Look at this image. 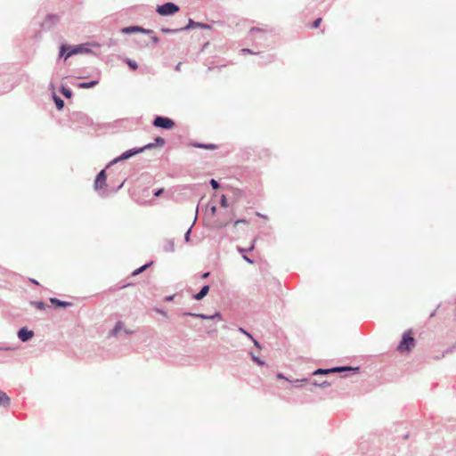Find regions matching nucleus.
<instances>
[{
  "mask_svg": "<svg viewBox=\"0 0 456 456\" xmlns=\"http://www.w3.org/2000/svg\"><path fill=\"white\" fill-rule=\"evenodd\" d=\"M90 46H100L98 43H83L78 45H69V44H61L59 48V59H64L66 61L68 58L76 55V54H83V53H93Z\"/></svg>",
  "mask_w": 456,
  "mask_h": 456,
  "instance_id": "nucleus-1",
  "label": "nucleus"
},
{
  "mask_svg": "<svg viewBox=\"0 0 456 456\" xmlns=\"http://www.w3.org/2000/svg\"><path fill=\"white\" fill-rule=\"evenodd\" d=\"M416 343L412 329H408L402 334V338L396 346V351L400 354L410 353L415 347Z\"/></svg>",
  "mask_w": 456,
  "mask_h": 456,
  "instance_id": "nucleus-2",
  "label": "nucleus"
},
{
  "mask_svg": "<svg viewBox=\"0 0 456 456\" xmlns=\"http://www.w3.org/2000/svg\"><path fill=\"white\" fill-rule=\"evenodd\" d=\"M69 126L73 129H78L84 126L93 125V120L86 114L81 111H73L69 115Z\"/></svg>",
  "mask_w": 456,
  "mask_h": 456,
  "instance_id": "nucleus-3",
  "label": "nucleus"
},
{
  "mask_svg": "<svg viewBox=\"0 0 456 456\" xmlns=\"http://www.w3.org/2000/svg\"><path fill=\"white\" fill-rule=\"evenodd\" d=\"M151 125L156 128L163 130H172L175 126V122L173 118L162 115L154 116Z\"/></svg>",
  "mask_w": 456,
  "mask_h": 456,
  "instance_id": "nucleus-4",
  "label": "nucleus"
},
{
  "mask_svg": "<svg viewBox=\"0 0 456 456\" xmlns=\"http://www.w3.org/2000/svg\"><path fill=\"white\" fill-rule=\"evenodd\" d=\"M156 12L162 17L173 16L180 11V6L173 2H166L156 6Z\"/></svg>",
  "mask_w": 456,
  "mask_h": 456,
  "instance_id": "nucleus-5",
  "label": "nucleus"
},
{
  "mask_svg": "<svg viewBox=\"0 0 456 456\" xmlns=\"http://www.w3.org/2000/svg\"><path fill=\"white\" fill-rule=\"evenodd\" d=\"M358 368H351L350 365H341V366H335L332 368H319L313 371L312 375L318 376V375H327L330 373H336V372H341L342 370H357Z\"/></svg>",
  "mask_w": 456,
  "mask_h": 456,
  "instance_id": "nucleus-6",
  "label": "nucleus"
},
{
  "mask_svg": "<svg viewBox=\"0 0 456 456\" xmlns=\"http://www.w3.org/2000/svg\"><path fill=\"white\" fill-rule=\"evenodd\" d=\"M108 168L104 167L95 176L94 188L97 192H100L102 189L107 187V174L106 170Z\"/></svg>",
  "mask_w": 456,
  "mask_h": 456,
  "instance_id": "nucleus-7",
  "label": "nucleus"
},
{
  "mask_svg": "<svg viewBox=\"0 0 456 456\" xmlns=\"http://www.w3.org/2000/svg\"><path fill=\"white\" fill-rule=\"evenodd\" d=\"M60 20V16L53 13H48L41 23V27L44 30H50L53 28L57 22Z\"/></svg>",
  "mask_w": 456,
  "mask_h": 456,
  "instance_id": "nucleus-8",
  "label": "nucleus"
},
{
  "mask_svg": "<svg viewBox=\"0 0 456 456\" xmlns=\"http://www.w3.org/2000/svg\"><path fill=\"white\" fill-rule=\"evenodd\" d=\"M35 336V332L27 326L20 328L17 331V337L21 342H28Z\"/></svg>",
  "mask_w": 456,
  "mask_h": 456,
  "instance_id": "nucleus-9",
  "label": "nucleus"
},
{
  "mask_svg": "<svg viewBox=\"0 0 456 456\" xmlns=\"http://www.w3.org/2000/svg\"><path fill=\"white\" fill-rule=\"evenodd\" d=\"M49 301L51 302L52 306L55 309L67 308L73 305L72 302L61 300L57 297H50Z\"/></svg>",
  "mask_w": 456,
  "mask_h": 456,
  "instance_id": "nucleus-10",
  "label": "nucleus"
},
{
  "mask_svg": "<svg viewBox=\"0 0 456 456\" xmlns=\"http://www.w3.org/2000/svg\"><path fill=\"white\" fill-rule=\"evenodd\" d=\"M195 318H199L200 320H207V321H222L223 315L221 312L216 311L213 314H197L195 315Z\"/></svg>",
  "mask_w": 456,
  "mask_h": 456,
  "instance_id": "nucleus-11",
  "label": "nucleus"
},
{
  "mask_svg": "<svg viewBox=\"0 0 456 456\" xmlns=\"http://www.w3.org/2000/svg\"><path fill=\"white\" fill-rule=\"evenodd\" d=\"M209 289L210 286L205 284L200 288V289L197 293L193 294L191 297L196 301L202 300L208 294Z\"/></svg>",
  "mask_w": 456,
  "mask_h": 456,
  "instance_id": "nucleus-12",
  "label": "nucleus"
},
{
  "mask_svg": "<svg viewBox=\"0 0 456 456\" xmlns=\"http://www.w3.org/2000/svg\"><path fill=\"white\" fill-rule=\"evenodd\" d=\"M190 145L194 148L210 150V151H214L218 148L217 144H215V143H207V142H191Z\"/></svg>",
  "mask_w": 456,
  "mask_h": 456,
  "instance_id": "nucleus-13",
  "label": "nucleus"
},
{
  "mask_svg": "<svg viewBox=\"0 0 456 456\" xmlns=\"http://www.w3.org/2000/svg\"><path fill=\"white\" fill-rule=\"evenodd\" d=\"M140 153H141V149H138V147H134V148L126 150V151L122 152L120 154V156L124 160H127Z\"/></svg>",
  "mask_w": 456,
  "mask_h": 456,
  "instance_id": "nucleus-14",
  "label": "nucleus"
},
{
  "mask_svg": "<svg viewBox=\"0 0 456 456\" xmlns=\"http://www.w3.org/2000/svg\"><path fill=\"white\" fill-rule=\"evenodd\" d=\"M99 84V80L93 79L86 82H79L77 84V86L81 89H89L96 86Z\"/></svg>",
  "mask_w": 456,
  "mask_h": 456,
  "instance_id": "nucleus-15",
  "label": "nucleus"
},
{
  "mask_svg": "<svg viewBox=\"0 0 456 456\" xmlns=\"http://www.w3.org/2000/svg\"><path fill=\"white\" fill-rule=\"evenodd\" d=\"M52 98L55 104L56 109L58 110H61L65 106L64 101L55 92H53Z\"/></svg>",
  "mask_w": 456,
  "mask_h": 456,
  "instance_id": "nucleus-16",
  "label": "nucleus"
},
{
  "mask_svg": "<svg viewBox=\"0 0 456 456\" xmlns=\"http://www.w3.org/2000/svg\"><path fill=\"white\" fill-rule=\"evenodd\" d=\"M200 26L201 22L195 21L194 20L189 18L188 23L185 26L182 27V29L183 31H188L192 28H200Z\"/></svg>",
  "mask_w": 456,
  "mask_h": 456,
  "instance_id": "nucleus-17",
  "label": "nucleus"
},
{
  "mask_svg": "<svg viewBox=\"0 0 456 456\" xmlns=\"http://www.w3.org/2000/svg\"><path fill=\"white\" fill-rule=\"evenodd\" d=\"M140 30L139 25H132L127 27H123L120 28V32L125 35H131L134 33H137Z\"/></svg>",
  "mask_w": 456,
  "mask_h": 456,
  "instance_id": "nucleus-18",
  "label": "nucleus"
},
{
  "mask_svg": "<svg viewBox=\"0 0 456 456\" xmlns=\"http://www.w3.org/2000/svg\"><path fill=\"white\" fill-rule=\"evenodd\" d=\"M59 91L66 99H70L73 96L72 90L64 84L61 85Z\"/></svg>",
  "mask_w": 456,
  "mask_h": 456,
  "instance_id": "nucleus-19",
  "label": "nucleus"
},
{
  "mask_svg": "<svg viewBox=\"0 0 456 456\" xmlns=\"http://www.w3.org/2000/svg\"><path fill=\"white\" fill-rule=\"evenodd\" d=\"M11 403V399L7 395V394L2 390H0V406L4 408H7Z\"/></svg>",
  "mask_w": 456,
  "mask_h": 456,
  "instance_id": "nucleus-20",
  "label": "nucleus"
},
{
  "mask_svg": "<svg viewBox=\"0 0 456 456\" xmlns=\"http://www.w3.org/2000/svg\"><path fill=\"white\" fill-rule=\"evenodd\" d=\"M153 261H149L147 263H145L144 265H142V266L138 267L137 269H135L132 273L131 275L132 276H136V275H139L141 274L142 273H143L144 271H146L148 268H150L152 265H153Z\"/></svg>",
  "mask_w": 456,
  "mask_h": 456,
  "instance_id": "nucleus-21",
  "label": "nucleus"
},
{
  "mask_svg": "<svg viewBox=\"0 0 456 456\" xmlns=\"http://www.w3.org/2000/svg\"><path fill=\"white\" fill-rule=\"evenodd\" d=\"M308 381H309V379H307V378L296 379H289V382L292 383L294 387H301L302 386H304Z\"/></svg>",
  "mask_w": 456,
  "mask_h": 456,
  "instance_id": "nucleus-22",
  "label": "nucleus"
},
{
  "mask_svg": "<svg viewBox=\"0 0 456 456\" xmlns=\"http://www.w3.org/2000/svg\"><path fill=\"white\" fill-rule=\"evenodd\" d=\"M123 61L128 66V68L131 70H136L138 69V63L128 57H125L123 59Z\"/></svg>",
  "mask_w": 456,
  "mask_h": 456,
  "instance_id": "nucleus-23",
  "label": "nucleus"
},
{
  "mask_svg": "<svg viewBox=\"0 0 456 456\" xmlns=\"http://www.w3.org/2000/svg\"><path fill=\"white\" fill-rule=\"evenodd\" d=\"M163 250L165 252H174L175 251V242L174 240H167L165 241L163 246Z\"/></svg>",
  "mask_w": 456,
  "mask_h": 456,
  "instance_id": "nucleus-24",
  "label": "nucleus"
},
{
  "mask_svg": "<svg viewBox=\"0 0 456 456\" xmlns=\"http://www.w3.org/2000/svg\"><path fill=\"white\" fill-rule=\"evenodd\" d=\"M248 354L250 355L252 362L256 365L264 366L265 364V362L260 357L256 356L253 352L250 351Z\"/></svg>",
  "mask_w": 456,
  "mask_h": 456,
  "instance_id": "nucleus-25",
  "label": "nucleus"
},
{
  "mask_svg": "<svg viewBox=\"0 0 456 456\" xmlns=\"http://www.w3.org/2000/svg\"><path fill=\"white\" fill-rule=\"evenodd\" d=\"M30 305L41 311L45 310L48 307V305L42 300L30 301Z\"/></svg>",
  "mask_w": 456,
  "mask_h": 456,
  "instance_id": "nucleus-26",
  "label": "nucleus"
},
{
  "mask_svg": "<svg viewBox=\"0 0 456 456\" xmlns=\"http://www.w3.org/2000/svg\"><path fill=\"white\" fill-rule=\"evenodd\" d=\"M160 31L164 34H177L179 32H182L183 29L182 28H167V27H161L160 28Z\"/></svg>",
  "mask_w": 456,
  "mask_h": 456,
  "instance_id": "nucleus-27",
  "label": "nucleus"
},
{
  "mask_svg": "<svg viewBox=\"0 0 456 456\" xmlns=\"http://www.w3.org/2000/svg\"><path fill=\"white\" fill-rule=\"evenodd\" d=\"M123 329V322L121 321H118L116 322L115 326L110 331V334L112 336H117L118 333Z\"/></svg>",
  "mask_w": 456,
  "mask_h": 456,
  "instance_id": "nucleus-28",
  "label": "nucleus"
},
{
  "mask_svg": "<svg viewBox=\"0 0 456 456\" xmlns=\"http://www.w3.org/2000/svg\"><path fill=\"white\" fill-rule=\"evenodd\" d=\"M273 61V56L271 54H266L265 56H261V60L258 61L260 65H265L267 63H271Z\"/></svg>",
  "mask_w": 456,
  "mask_h": 456,
  "instance_id": "nucleus-29",
  "label": "nucleus"
},
{
  "mask_svg": "<svg viewBox=\"0 0 456 456\" xmlns=\"http://www.w3.org/2000/svg\"><path fill=\"white\" fill-rule=\"evenodd\" d=\"M351 368H358L357 370H342L340 373H341V377L342 378H346V377H348L350 375H354V374H357L359 373L360 371V366H351Z\"/></svg>",
  "mask_w": 456,
  "mask_h": 456,
  "instance_id": "nucleus-30",
  "label": "nucleus"
},
{
  "mask_svg": "<svg viewBox=\"0 0 456 456\" xmlns=\"http://www.w3.org/2000/svg\"><path fill=\"white\" fill-rule=\"evenodd\" d=\"M153 144L155 147H163L166 144V139L160 136L154 138Z\"/></svg>",
  "mask_w": 456,
  "mask_h": 456,
  "instance_id": "nucleus-31",
  "label": "nucleus"
},
{
  "mask_svg": "<svg viewBox=\"0 0 456 456\" xmlns=\"http://www.w3.org/2000/svg\"><path fill=\"white\" fill-rule=\"evenodd\" d=\"M311 384L314 387H327L330 385V382H328L327 380H323V381H318V380H314L311 382Z\"/></svg>",
  "mask_w": 456,
  "mask_h": 456,
  "instance_id": "nucleus-32",
  "label": "nucleus"
},
{
  "mask_svg": "<svg viewBox=\"0 0 456 456\" xmlns=\"http://www.w3.org/2000/svg\"><path fill=\"white\" fill-rule=\"evenodd\" d=\"M121 161H125V160H124V159L121 158V156L119 155V156H118V157L114 158L111 161H110V162L106 165V167H106V168H110V167H111L113 165H115V164H117V163H118V162H121Z\"/></svg>",
  "mask_w": 456,
  "mask_h": 456,
  "instance_id": "nucleus-33",
  "label": "nucleus"
},
{
  "mask_svg": "<svg viewBox=\"0 0 456 456\" xmlns=\"http://www.w3.org/2000/svg\"><path fill=\"white\" fill-rule=\"evenodd\" d=\"M238 330H239L241 334H243V335H245L247 338H248V339H253V337H254V336H253L249 331H248L245 328H243V327H239V328H238Z\"/></svg>",
  "mask_w": 456,
  "mask_h": 456,
  "instance_id": "nucleus-34",
  "label": "nucleus"
},
{
  "mask_svg": "<svg viewBox=\"0 0 456 456\" xmlns=\"http://www.w3.org/2000/svg\"><path fill=\"white\" fill-rule=\"evenodd\" d=\"M117 40L114 39V38H109L107 41H105L104 43H102V45H106L107 47L110 48L114 45H117Z\"/></svg>",
  "mask_w": 456,
  "mask_h": 456,
  "instance_id": "nucleus-35",
  "label": "nucleus"
},
{
  "mask_svg": "<svg viewBox=\"0 0 456 456\" xmlns=\"http://www.w3.org/2000/svg\"><path fill=\"white\" fill-rule=\"evenodd\" d=\"M220 206L222 208H227L228 207V199L225 194H222L220 197Z\"/></svg>",
  "mask_w": 456,
  "mask_h": 456,
  "instance_id": "nucleus-36",
  "label": "nucleus"
},
{
  "mask_svg": "<svg viewBox=\"0 0 456 456\" xmlns=\"http://www.w3.org/2000/svg\"><path fill=\"white\" fill-rule=\"evenodd\" d=\"M209 184L213 190H218L220 188V183L214 178L209 180Z\"/></svg>",
  "mask_w": 456,
  "mask_h": 456,
  "instance_id": "nucleus-37",
  "label": "nucleus"
},
{
  "mask_svg": "<svg viewBox=\"0 0 456 456\" xmlns=\"http://www.w3.org/2000/svg\"><path fill=\"white\" fill-rule=\"evenodd\" d=\"M153 148H155L153 142H149L142 147H138V149H141V153L144 152L147 150H151Z\"/></svg>",
  "mask_w": 456,
  "mask_h": 456,
  "instance_id": "nucleus-38",
  "label": "nucleus"
},
{
  "mask_svg": "<svg viewBox=\"0 0 456 456\" xmlns=\"http://www.w3.org/2000/svg\"><path fill=\"white\" fill-rule=\"evenodd\" d=\"M192 226H193V224H191V225L187 229V231H186V232H185V233H184V240H185L186 242H190V240H191V233Z\"/></svg>",
  "mask_w": 456,
  "mask_h": 456,
  "instance_id": "nucleus-39",
  "label": "nucleus"
},
{
  "mask_svg": "<svg viewBox=\"0 0 456 456\" xmlns=\"http://www.w3.org/2000/svg\"><path fill=\"white\" fill-rule=\"evenodd\" d=\"M164 191H165L164 188L155 189L152 191V195H153V197L158 198L163 194Z\"/></svg>",
  "mask_w": 456,
  "mask_h": 456,
  "instance_id": "nucleus-40",
  "label": "nucleus"
},
{
  "mask_svg": "<svg viewBox=\"0 0 456 456\" xmlns=\"http://www.w3.org/2000/svg\"><path fill=\"white\" fill-rule=\"evenodd\" d=\"M139 33H142V34H146V35H152L154 33V31L152 29L145 28L140 26Z\"/></svg>",
  "mask_w": 456,
  "mask_h": 456,
  "instance_id": "nucleus-41",
  "label": "nucleus"
},
{
  "mask_svg": "<svg viewBox=\"0 0 456 456\" xmlns=\"http://www.w3.org/2000/svg\"><path fill=\"white\" fill-rule=\"evenodd\" d=\"M322 18H317L315 19L313 23H312V28H317L320 27V24L322 22Z\"/></svg>",
  "mask_w": 456,
  "mask_h": 456,
  "instance_id": "nucleus-42",
  "label": "nucleus"
},
{
  "mask_svg": "<svg viewBox=\"0 0 456 456\" xmlns=\"http://www.w3.org/2000/svg\"><path fill=\"white\" fill-rule=\"evenodd\" d=\"M229 222L216 221V228H224L228 225Z\"/></svg>",
  "mask_w": 456,
  "mask_h": 456,
  "instance_id": "nucleus-43",
  "label": "nucleus"
},
{
  "mask_svg": "<svg viewBox=\"0 0 456 456\" xmlns=\"http://www.w3.org/2000/svg\"><path fill=\"white\" fill-rule=\"evenodd\" d=\"M181 315L182 316H191V317H194L195 318V315H197V313H192V312H190V311H183L181 313Z\"/></svg>",
  "mask_w": 456,
  "mask_h": 456,
  "instance_id": "nucleus-44",
  "label": "nucleus"
},
{
  "mask_svg": "<svg viewBox=\"0 0 456 456\" xmlns=\"http://www.w3.org/2000/svg\"><path fill=\"white\" fill-rule=\"evenodd\" d=\"M250 340L253 342L255 347H256L259 350L262 349V345L260 344V342L257 339L255 338V337H253V339H250Z\"/></svg>",
  "mask_w": 456,
  "mask_h": 456,
  "instance_id": "nucleus-45",
  "label": "nucleus"
},
{
  "mask_svg": "<svg viewBox=\"0 0 456 456\" xmlns=\"http://www.w3.org/2000/svg\"><path fill=\"white\" fill-rule=\"evenodd\" d=\"M248 221L246 218H239V219L235 220L234 226H237L240 224H248Z\"/></svg>",
  "mask_w": 456,
  "mask_h": 456,
  "instance_id": "nucleus-46",
  "label": "nucleus"
},
{
  "mask_svg": "<svg viewBox=\"0 0 456 456\" xmlns=\"http://www.w3.org/2000/svg\"><path fill=\"white\" fill-rule=\"evenodd\" d=\"M276 378H277L278 379H285V380H287V381H289V378H287V377H286L282 372H277V373H276Z\"/></svg>",
  "mask_w": 456,
  "mask_h": 456,
  "instance_id": "nucleus-47",
  "label": "nucleus"
},
{
  "mask_svg": "<svg viewBox=\"0 0 456 456\" xmlns=\"http://www.w3.org/2000/svg\"><path fill=\"white\" fill-rule=\"evenodd\" d=\"M208 208L212 216H215L216 214L217 207L216 205H211L208 207Z\"/></svg>",
  "mask_w": 456,
  "mask_h": 456,
  "instance_id": "nucleus-48",
  "label": "nucleus"
},
{
  "mask_svg": "<svg viewBox=\"0 0 456 456\" xmlns=\"http://www.w3.org/2000/svg\"><path fill=\"white\" fill-rule=\"evenodd\" d=\"M175 297V294H174V295H169V296H166V297H164V301H165V302H171V301H173V300H174Z\"/></svg>",
  "mask_w": 456,
  "mask_h": 456,
  "instance_id": "nucleus-49",
  "label": "nucleus"
},
{
  "mask_svg": "<svg viewBox=\"0 0 456 456\" xmlns=\"http://www.w3.org/2000/svg\"><path fill=\"white\" fill-rule=\"evenodd\" d=\"M200 28H203V29H211V28H212V26H211L210 24H208V23L201 22Z\"/></svg>",
  "mask_w": 456,
  "mask_h": 456,
  "instance_id": "nucleus-50",
  "label": "nucleus"
},
{
  "mask_svg": "<svg viewBox=\"0 0 456 456\" xmlns=\"http://www.w3.org/2000/svg\"><path fill=\"white\" fill-rule=\"evenodd\" d=\"M155 311H156L158 314H161V315H163V316H165V317H167V312H166L165 310H163V309H160V308H155Z\"/></svg>",
  "mask_w": 456,
  "mask_h": 456,
  "instance_id": "nucleus-51",
  "label": "nucleus"
},
{
  "mask_svg": "<svg viewBox=\"0 0 456 456\" xmlns=\"http://www.w3.org/2000/svg\"><path fill=\"white\" fill-rule=\"evenodd\" d=\"M255 242H256V240H253L251 241V243H250L249 247H248V248H247V251L251 252V251H253V250H254V248H255Z\"/></svg>",
  "mask_w": 456,
  "mask_h": 456,
  "instance_id": "nucleus-52",
  "label": "nucleus"
},
{
  "mask_svg": "<svg viewBox=\"0 0 456 456\" xmlns=\"http://www.w3.org/2000/svg\"><path fill=\"white\" fill-rule=\"evenodd\" d=\"M242 258L248 262V264H253L254 260H252L250 257H248L247 255H242Z\"/></svg>",
  "mask_w": 456,
  "mask_h": 456,
  "instance_id": "nucleus-53",
  "label": "nucleus"
},
{
  "mask_svg": "<svg viewBox=\"0 0 456 456\" xmlns=\"http://www.w3.org/2000/svg\"><path fill=\"white\" fill-rule=\"evenodd\" d=\"M241 52L243 53H249V54H255V53L253 52V50L249 49V48H243L241 49Z\"/></svg>",
  "mask_w": 456,
  "mask_h": 456,
  "instance_id": "nucleus-54",
  "label": "nucleus"
},
{
  "mask_svg": "<svg viewBox=\"0 0 456 456\" xmlns=\"http://www.w3.org/2000/svg\"><path fill=\"white\" fill-rule=\"evenodd\" d=\"M125 182H126V180H123V181H122V182H121V183L117 186V188H115V189L113 190V191H114V192H117L118 191H119V190L124 186Z\"/></svg>",
  "mask_w": 456,
  "mask_h": 456,
  "instance_id": "nucleus-55",
  "label": "nucleus"
},
{
  "mask_svg": "<svg viewBox=\"0 0 456 456\" xmlns=\"http://www.w3.org/2000/svg\"><path fill=\"white\" fill-rule=\"evenodd\" d=\"M456 349V342L450 347L446 349V353H452Z\"/></svg>",
  "mask_w": 456,
  "mask_h": 456,
  "instance_id": "nucleus-56",
  "label": "nucleus"
},
{
  "mask_svg": "<svg viewBox=\"0 0 456 456\" xmlns=\"http://www.w3.org/2000/svg\"><path fill=\"white\" fill-rule=\"evenodd\" d=\"M210 275V272H204L201 273L200 277L201 279L205 280V279H208Z\"/></svg>",
  "mask_w": 456,
  "mask_h": 456,
  "instance_id": "nucleus-57",
  "label": "nucleus"
},
{
  "mask_svg": "<svg viewBox=\"0 0 456 456\" xmlns=\"http://www.w3.org/2000/svg\"><path fill=\"white\" fill-rule=\"evenodd\" d=\"M151 41L154 45H157L159 42V38L156 36H151Z\"/></svg>",
  "mask_w": 456,
  "mask_h": 456,
  "instance_id": "nucleus-58",
  "label": "nucleus"
},
{
  "mask_svg": "<svg viewBox=\"0 0 456 456\" xmlns=\"http://www.w3.org/2000/svg\"><path fill=\"white\" fill-rule=\"evenodd\" d=\"M217 330L216 327H213L212 325L209 326V330H208V334H211V333H214V332H216Z\"/></svg>",
  "mask_w": 456,
  "mask_h": 456,
  "instance_id": "nucleus-59",
  "label": "nucleus"
},
{
  "mask_svg": "<svg viewBox=\"0 0 456 456\" xmlns=\"http://www.w3.org/2000/svg\"><path fill=\"white\" fill-rule=\"evenodd\" d=\"M237 250H238V252L242 253L243 255H245L244 253H248L249 252V251H247V248H241V247H238Z\"/></svg>",
  "mask_w": 456,
  "mask_h": 456,
  "instance_id": "nucleus-60",
  "label": "nucleus"
},
{
  "mask_svg": "<svg viewBox=\"0 0 456 456\" xmlns=\"http://www.w3.org/2000/svg\"><path fill=\"white\" fill-rule=\"evenodd\" d=\"M446 354H447V353H446V350H445L442 354H440V355H436V356L434 357V359H435V360H440V359H442L443 357H444V355H445Z\"/></svg>",
  "mask_w": 456,
  "mask_h": 456,
  "instance_id": "nucleus-61",
  "label": "nucleus"
},
{
  "mask_svg": "<svg viewBox=\"0 0 456 456\" xmlns=\"http://www.w3.org/2000/svg\"><path fill=\"white\" fill-rule=\"evenodd\" d=\"M29 281L32 284L39 286V282L37 280L30 278Z\"/></svg>",
  "mask_w": 456,
  "mask_h": 456,
  "instance_id": "nucleus-62",
  "label": "nucleus"
},
{
  "mask_svg": "<svg viewBox=\"0 0 456 456\" xmlns=\"http://www.w3.org/2000/svg\"><path fill=\"white\" fill-rule=\"evenodd\" d=\"M257 31H260L259 28H256V27H252L249 30V33H254V32H257Z\"/></svg>",
  "mask_w": 456,
  "mask_h": 456,
  "instance_id": "nucleus-63",
  "label": "nucleus"
},
{
  "mask_svg": "<svg viewBox=\"0 0 456 456\" xmlns=\"http://www.w3.org/2000/svg\"><path fill=\"white\" fill-rule=\"evenodd\" d=\"M181 66H182V63L181 62H178L175 67V69L176 71H180L181 70Z\"/></svg>",
  "mask_w": 456,
  "mask_h": 456,
  "instance_id": "nucleus-64",
  "label": "nucleus"
}]
</instances>
